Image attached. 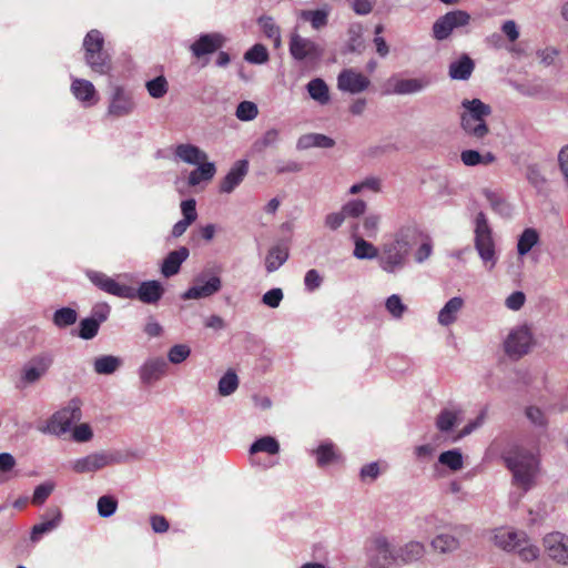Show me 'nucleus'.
Masks as SVG:
<instances>
[{
	"label": "nucleus",
	"instance_id": "obj_1",
	"mask_svg": "<svg viewBox=\"0 0 568 568\" xmlns=\"http://www.w3.org/2000/svg\"><path fill=\"white\" fill-rule=\"evenodd\" d=\"M503 458L513 473L514 483L526 493L535 483L538 473V459L529 450L516 446L507 450Z\"/></svg>",
	"mask_w": 568,
	"mask_h": 568
},
{
	"label": "nucleus",
	"instance_id": "obj_2",
	"mask_svg": "<svg viewBox=\"0 0 568 568\" xmlns=\"http://www.w3.org/2000/svg\"><path fill=\"white\" fill-rule=\"evenodd\" d=\"M462 108L464 111L460 113V128L465 135L483 142L490 132L486 118L491 114V108L479 99H464Z\"/></svg>",
	"mask_w": 568,
	"mask_h": 568
},
{
	"label": "nucleus",
	"instance_id": "obj_3",
	"mask_svg": "<svg viewBox=\"0 0 568 568\" xmlns=\"http://www.w3.org/2000/svg\"><path fill=\"white\" fill-rule=\"evenodd\" d=\"M135 455L130 452L110 450L95 452L72 462V469L77 474L98 471L106 466L125 464L131 462Z\"/></svg>",
	"mask_w": 568,
	"mask_h": 568
},
{
	"label": "nucleus",
	"instance_id": "obj_4",
	"mask_svg": "<svg viewBox=\"0 0 568 568\" xmlns=\"http://www.w3.org/2000/svg\"><path fill=\"white\" fill-rule=\"evenodd\" d=\"M82 402L79 398H72L68 404L51 415L44 426L38 429L43 434L62 436L71 430V426L82 418Z\"/></svg>",
	"mask_w": 568,
	"mask_h": 568
},
{
	"label": "nucleus",
	"instance_id": "obj_5",
	"mask_svg": "<svg viewBox=\"0 0 568 568\" xmlns=\"http://www.w3.org/2000/svg\"><path fill=\"white\" fill-rule=\"evenodd\" d=\"M104 39L102 33L90 30L83 40L84 60L91 70L98 74H108L111 70V58L103 50Z\"/></svg>",
	"mask_w": 568,
	"mask_h": 568
},
{
	"label": "nucleus",
	"instance_id": "obj_6",
	"mask_svg": "<svg viewBox=\"0 0 568 568\" xmlns=\"http://www.w3.org/2000/svg\"><path fill=\"white\" fill-rule=\"evenodd\" d=\"M475 222V248L485 267L488 271H491L498 261L491 229L488 224L486 215L483 212L477 214Z\"/></svg>",
	"mask_w": 568,
	"mask_h": 568
},
{
	"label": "nucleus",
	"instance_id": "obj_7",
	"mask_svg": "<svg viewBox=\"0 0 568 568\" xmlns=\"http://www.w3.org/2000/svg\"><path fill=\"white\" fill-rule=\"evenodd\" d=\"M475 222V248L485 267L488 271H491L498 261L491 229L488 224L486 215L483 212L477 214Z\"/></svg>",
	"mask_w": 568,
	"mask_h": 568
},
{
	"label": "nucleus",
	"instance_id": "obj_8",
	"mask_svg": "<svg viewBox=\"0 0 568 568\" xmlns=\"http://www.w3.org/2000/svg\"><path fill=\"white\" fill-rule=\"evenodd\" d=\"M53 361V354L50 352L31 357L21 368L17 387L22 389L38 383L48 373Z\"/></svg>",
	"mask_w": 568,
	"mask_h": 568
},
{
	"label": "nucleus",
	"instance_id": "obj_9",
	"mask_svg": "<svg viewBox=\"0 0 568 568\" xmlns=\"http://www.w3.org/2000/svg\"><path fill=\"white\" fill-rule=\"evenodd\" d=\"M290 53L296 61L315 65L322 60L324 48L315 41L293 32L290 38Z\"/></svg>",
	"mask_w": 568,
	"mask_h": 568
},
{
	"label": "nucleus",
	"instance_id": "obj_10",
	"mask_svg": "<svg viewBox=\"0 0 568 568\" xmlns=\"http://www.w3.org/2000/svg\"><path fill=\"white\" fill-rule=\"evenodd\" d=\"M221 288V277L211 270H203L193 278V285L182 294V298H206L220 292Z\"/></svg>",
	"mask_w": 568,
	"mask_h": 568
},
{
	"label": "nucleus",
	"instance_id": "obj_11",
	"mask_svg": "<svg viewBox=\"0 0 568 568\" xmlns=\"http://www.w3.org/2000/svg\"><path fill=\"white\" fill-rule=\"evenodd\" d=\"M469 21L470 16L466 11H449L434 22L433 37L438 41L446 40L454 30L467 26Z\"/></svg>",
	"mask_w": 568,
	"mask_h": 568
},
{
	"label": "nucleus",
	"instance_id": "obj_12",
	"mask_svg": "<svg viewBox=\"0 0 568 568\" xmlns=\"http://www.w3.org/2000/svg\"><path fill=\"white\" fill-rule=\"evenodd\" d=\"M418 236V230L413 225L403 227L396 233L393 242V267L403 265L412 246L417 243Z\"/></svg>",
	"mask_w": 568,
	"mask_h": 568
},
{
	"label": "nucleus",
	"instance_id": "obj_13",
	"mask_svg": "<svg viewBox=\"0 0 568 568\" xmlns=\"http://www.w3.org/2000/svg\"><path fill=\"white\" fill-rule=\"evenodd\" d=\"M547 556L556 564L568 566V535L552 531L542 538Z\"/></svg>",
	"mask_w": 568,
	"mask_h": 568
},
{
	"label": "nucleus",
	"instance_id": "obj_14",
	"mask_svg": "<svg viewBox=\"0 0 568 568\" xmlns=\"http://www.w3.org/2000/svg\"><path fill=\"white\" fill-rule=\"evenodd\" d=\"M368 568H389L390 547L387 537L376 536L371 540L367 550Z\"/></svg>",
	"mask_w": 568,
	"mask_h": 568
},
{
	"label": "nucleus",
	"instance_id": "obj_15",
	"mask_svg": "<svg viewBox=\"0 0 568 568\" xmlns=\"http://www.w3.org/2000/svg\"><path fill=\"white\" fill-rule=\"evenodd\" d=\"M135 109V102L130 91L116 85L113 88L108 114L114 118H122L131 114Z\"/></svg>",
	"mask_w": 568,
	"mask_h": 568
},
{
	"label": "nucleus",
	"instance_id": "obj_16",
	"mask_svg": "<svg viewBox=\"0 0 568 568\" xmlns=\"http://www.w3.org/2000/svg\"><path fill=\"white\" fill-rule=\"evenodd\" d=\"M531 343L529 329L519 326L513 329L505 341V352L511 357H520L526 354Z\"/></svg>",
	"mask_w": 568,
	"mask_h": 568
},
{
	"label": "nucleus",
	"instance_id": "obj_17",
	"mask_svg": "<svg viewBox=\"0 0 568 568\" xmlns=\"http://www.w3.org/2000/svg\"><path fill=\"white\" fill-rule=\"evenodd\" d=\"M168 362L163 357H150L139 368V377L144 385H152L165 376Z\"/></svg>",
	"mask_w": 568,
	"mask_h": 568
},
{
	"label": "nucleus",
	"instance_id": "obj_18",
	"mask_svg": "<svg viewBox=\"0 0 568 568\" xmlns=\"http://www.w3.org/2000/svg\"><path fill=\"white\" fill-rule=\"evenodd\" d=\"M131 294L124 296V298L133 300L138 298L144 304H156L164 294V287L159 281H144L135 290L129 286Z\"/></svg>",
	"mask_w": 568,
	"mask_h": 568
},
{
	"label": "nucleus",
	"instance_id": "obj_19",
	"mask_svg": "<svg viewBox=\"0 0 568 568\" xmlns=\"http://www.w3.org/2000/svg\"><path fill=\"white\" fill-rule=\"evenodd\" d=\"M224 42L225 38L220 33H205L191 44L190 50L194 57L201 58L217 51Z\"/></svg>",
	"mask_w": 568,
	"mask_h": 568
},
{
	"label": "nucleus",
	"instance_id": "obj_20",
	"mask_svg": "<svg viewBox=\"0 0 568 568\" xmlns=\"http://www.w3.org/2000/svg\"><path fill=\"white\" fill-rule=\"evenodd\" d=\"M88 276L95 286L111 295L124 298L131 294L129 285L120 284L104 273L91 271Z\"/></svg>",
	"mask_w": 568,
	"mask_h": 568
},
{
	"label": "nucleus",
	"instance_id": "obj_21",
	"mask_svg": "<svg viewBox=\"0 0 568 568\" xmlns=\"http://www.w3.org/2000/svg\"><path fill=\"white\" fill-rule=\"evenodd\" d=\"M369 80L352 69L344 70L337 78V87L342 91L359 93L367 89Z\"/></svg>",
	"mask_w": 568,
	"mask_h": 568
},
{
	"label": "nucleus",
	"instance_id": "obj_22",
	"mask_svg": "<svg viewBox=\"0 0 568 568\" xmlns=\"http://www.w3.org/2000/svg\"><path fill=\"white\" fill-rule=\"evenodd\" d=\"M248 172V161L247 160H239L230 169L227 174L221 181L220 192L221 193H231L235 190L236 186L241 184L244 180L245 175Z\"/></svg>",
	"mask_w": 568,
	"mask_h": 568
},
{
	"label": "nucleus",
	"instance_id": "obj_23",
	"mask_svg": "<svg viewBox=\"0 0 568 568\" xmlns=\"http://www.w3.org/2000/svg\"><path fill=\"white\" fill-rule=\"evenodd\" d=\"M359 223L351 225V236L354 240L353 255L358 260H372L378 256V250L369 242L365 241L359 232Z\"/></svg>",
	"mask_w": 568,
	"mask_h": 568
},
{
	"label": "nucleus",
	"instance_id": "obj_24",
	"mask_svg": "<svg viewBox=\"0 0 568 568\" xmlns=\"http://www.w3.org/2000/svg\"><path fill=\"white\" fill-rule=\"evenodd\" d=\"M190 251L185 246L171 251L163 260L161 273L164 277H171L179 273L181 265L187 260Z\"/></svg>",
	"mask_w": 568,
	"mask_h": 568
},
{
	"label": "nucleus",
	"instance_id": "obj_25",
	"mask_svg": "<svg viewBox=\"0 0 568 568\" xmlns=\"http://www.w3.org/2000/svg\"><path fill=\"white\" fill-rule=\"evenodd\" d=\"M425 554V546L419 541H409L393 554V564H410L420 559Z\"/></svg>",
	"mask_w": 568,
	"mask_h": 568
},
{
	"label": "nucleus",
	"instance_id": "obj_26",
	"mask_svg": "<svg viewBox=\"0 0 568 568\" xmlns=\"http://www.w3.org/2000/svg\"><path fill=\"white\" fill-rule=\"evenodd\" d=\"M432 80L428 77L399 79L393 85V93L415 94L429 87Z\"/></svg>",
	"mask_w": 568,
	"mask_h": 568
},
{
	"label": "nucleus",
	"instance_id": "obj_27",
	"mask_svg": "<svg viewBox=\"0 0 568 568\" xmlns=\"http://www.w3.org/2000/svg\"><path fill=\"white\" fill-rule=\"evenodd\" d=\"M475 69V63L471 58L464 53L457 60L449 63L448 75L453 80H468Z\"/></svg>",
	"mask_w": 568,
	"mask_h": 568
},
{
	"label": "nucleus",
	"instance_id": "obj_28",
	"mask_svg": "<svg viewBox=\"0 0 568 568\" xmlns=\"http://www.w3.org/2000/svg\"><path fill=\"white\" fill-rule=\"evenodd\" d=\"M335 141L322 133H307L298 138L296 142L297 150H307L311 148L331 149Z\"/></svg>",
	"mask_w": 568,
	"mask_h": 568
},
{
	"label": "nucleus",
	"instance_id": "obj_29",
	"mask_svg": "<svg viewBox=\"0 0 568 568\" xmlns=\"http://www.w3.org/2000/svg\"><path fill=\"white\" fill-rule=\"evenodd\" d=\"M71 91L78 100L88 105L94 104L98 100L95 88L88 80L74 79L71 84Z\"/></svg>",
	"mask_w": 568,
	"mask_h": 568
},
{
	"label": "nucleus",
	"instance_id": "obj_30",
	"mask_svg": "<svg viewBox=\"0 0 568 568\" xmlns=\"http://www.w3.org/2000/svg\"><path fill=\"white\" fill-rule=\"evenodd\" d=\"M464 307V300L459 296L452 297L439 311L438 323L442 326H449L456 322L458 313Z\"/></svg>",
	"mask_w": 568,
	"mask_h": 568
},
{
	"label": "nucleus",
	"instance_id": "obj_31",
	"mask_svg": "<svg viewBox=\"0 0 568 568\" xmlns=\"http://www.w3.org/2000/svg\"><path fill=\"white\" fill-rule=\"evenodd\" d=\"M526 540V532L524 531H498L495 535V541L498 547L506 551H516L518 546H521Z\"/></svg>",
	"mask_w": 568,
	"mask_h": 568
},
{
	"label": "nucleus",
	"instance_id": "obj_32",
	"mask_svg": "<svg viewBox=\"0 0 568 568\" xmlns=\"http://www.w3.org/2000/svg\"><path fill=\"white\" fill-rule=\"evenodd\" d=\"M175 156L187 164H200L207 159V154L193 144H179Z\"/></svg>",
	"mask_w": 568,
	"mask_h": 568
},
{
	"label": "nucleus",
	"instance_id": "obj_33",
	"mask_svg": "<svg viewBox=\"0 0 568 568\" xmlns=\"http://www.w3.org/2000/svg\"><path fill=\"white\" fill-rule=\"evenodd\" d=\"M462 418L463 413L460 409L445 408L436 418V427L440 433H448L462 422Z\"/></svg>",
	"mask_w": 568,
	"mask_h": 568
},
{
	"label": "nucleus",
	"instance_id": "obj_34",
	"mask_svg": "<svg viewBox=\"0 0 568 568\" xmlns=\"http://www.w3.org/2000/svg\"><path fill=\"white\" fill-rule=\"evenodd\" d=\"M264 36L273 42L275 49L282 45L281 28L275 23L274 19L270 16H262L257 19Z\"/></svg>",
	"mask_w": 568,
	"mask_h": 568
},
{
	"label": "nucleus",
	"instance_id": "obj_35",
	"mask_svg": "<svg viewBox=\"0 0 568 568\" xmlns=\"http://www.w3.org/2000/svg\"><path fill=\"white\" fill-rule=\"evenodd\" d=\"M122 359L113 355H102L94 359L93 368L97 374L110 375L120 368Z\"/></svg>",
	"mask_w": 568,
	"mask_h": 568
},
{
	"label": "nucleus",
	"instance_id": "obj_36",
	"mask_svg": "<svg viewBox=\"0 0 568 568\" xmlns=\"http://www.w3.org/2000/svg\"><path fill=\"white\" fill-rule=\"evenodd\" d=\"M288 258V251L281 245L273 246L265 258V267L268 273L278 270Z\"/></svg>",
	"mask_w": 568,
	"mask_h": 568
},
{
	"label": "nucleus",
	"instance_id": "obj_37",
	"mask_svg": "<svg viewBox=\"0 0 568 568\" xmlns=\"http://www.w3.org/2000/svg\"><path fill=\"white\" fill-rule=\"evenodd\" d=\"M215 164L212 162H201L199 166L193 170L190 175L187 183L191 186L200 184L202 181H210L215 175Z\"/></svg>",
	"mask_w": 568,
	"mask_h": 568
},
{
	"label": "nucleus",
	"instance_id": "obj_38",
	"mask_svg": "<svg viewBox=\"0 0 568 568\" xmlns=\"http://www.w3.org/2000/svg\"><path fill=\"white\" fill-rule=\"evenodd\" d=\"M539 242V233L532 227H527L519 235L517 243V253L525 256Z\"/></svg>",
	"mask_w": 568,
	"mask_h": 568
},
{
	"label": "nucleus",
	"instance_id": "obj_39",
	"mask_svg": "<svg viewBox=\"0 0 568 568\" xmlns=\"http://www.w3.org/2000/svg\"><path fill=\"white\" fill-rule=\"evenodd\" d=\"M432 548L439 554H447L459 548V540L449 534H439L430 542Z\"/></svg>",
	"mask_w": 568,
	"mask_h": 568
},
{
	"label": "nucleus",
	"instance_id": "obj_40",
	"mask_svg": "<svg viewBox=\"0 0 568 568\" xmlns=\"http://www.w3.org/2000/svg\"><path fill=\"white\" fill-rule=\"evenodd\" d=\"M307 91L311 98L321 104H326L329 101L328 87L324 80L316 78L311 80L307 85Z\"/></svg>",
	"mask_w": 568,
	"mask_h": 568
},
{
	"label": "nucleus",
	"instance_id": "obj_41",
	"mask_svg": "<svg viewBox=\"0 0 568 568\" xmlns=\"http://www.w3.org/2000/svg\"><path fill=\"white\" fill-rule=\"evenodd\" d=\"M78 320V313L71 307H61L53 313L52 322L58 328L73 325Z\"/></svg>",
	"mask_w": 568,
	"mask_h": 568
},
{
	"label": "nucleus",
	"instance_id": "obj_42",
	"mask_svg": "<svg viewBox=\"0 0 568 568\" xmlns=\"http://www.w3.org/2000/svg\"><path fill=\"white\" fill-rule=\"evenodd\" d=\"M484 195L495 212L503 216L510 215L511 207L509 203L500 194L490 190H484Z\"/></svg>",
	"mask_w": 568,
	"mask_h": 568
},
{
	"label": "nucleus",
	"instance_id": "obj_43",
	"mask_svg": "<svg viewBox=\"0 0 568 568\" xmlns=\"http://www.w3.org/2000/svg\"><path fill=\"white\" fill-rule=\"evenodd\" d=\"M438 462L453 471L460 470L464 466L463 455L459 449L443 452L438 457Z\"/></svg>",
	"mask_w": 568,
	"mask_h": 568
},
{
	"label": "nucleus",
	"instance_id": "obj_44",
	"mask_svg": "<svg viewBox=\"0 0 568 568\" xmlns=\"http://www.w3.org/2000/svg\"><path fill=\"white\" fill-rule=\"evenodd\" d=\"M301 19L311 22L315 30H320L328 22V13L325 10H303L300 13Z\"/></svg>",
	"mask_w": 568,
	"mask_h": 568
},
{
	"label": "nucleus",
	"instance_id": "obj_45",
	"mask_svg": "<svg viewBox=\"0 0 568 568\" xmlns=\"http://www.w3.org/2000/svg\"><path fill=\"white\" fill-rule=\"evenodd\" d=\"M60 518H61V511L59 509H55L54 516L52 519H49L43 523L34 525L31 530V537H30L31 540L37 541L40 539V537L43 534H47V532L53 530L58 526Z\"/></svg>",
	"mask_w": 568,
	"mask_h": 568
},
{
	"label": "nucleus",
	"instance_id": "obj_46",
	"mask_svg": "<svg viewBox=\"0 0 568 568\" xmlns=\"http://www.w3.org/2000/svg\"><path fill=\"white\" fill-rule=\"evenodd\" d=\"M280 450V445L277 440L271 436H264L257 440H255L250 448V454H256L260 452H265L271 455L277 454Z\"/></svg>",
	"mask_w": 568,
	"mask_h": 568
},
{
	"label": "nucleus",
	"instance_id": "obj_47",
	"mask_svg": "<svg viewBox=\"0 0 568 568\" xmlns=\"http://www.w3.org/2000/svg\"><path fill=\"white\" fill-rule=\"evenodd\" d=\"M239 386V378L235 372L227 371L219 381V394L221 396H229L233 394Z\"/></svg>",
	"mask_w": 568,
	"mask_h": 568
},
{
	"label": "nucleus",
	"instance_id": "obj_48",
	"mask_svg": "<svg viewBox=\"0 0 568 568\" xmlns=\"http://www.w3.org/2000/svg\"><path fill=\"white\" fill-rule=\"evenodd\" d=\"M145 88L149 92V94L153 99H161L163 98L169 90V83L163 75H159L145 83Z\"/></svg>",
	"mask_w": 568,
	"mask_h": 568
},
{
	"label": "nucleus",
	"instance_id": "obj_49",
	"mask_svg": "<svg viewBox=\"0 0 568 568\" xmlns=\"http://www.w3.org/2000/svg\"><path fill=\"white\" fill-rule=\"evenodd\" d=\"M97 508L100 517L109 518L115 514L118 500L111 495H103L98 499Z\"/></svg>",
	"mask_w": 568,
	"mask_h": 568
},
{
	"label": "nucleus",
	"instance_id": "obj_50",
	"mask_svg": "<svg viewBox=\"0 0 568 568\" xmlns=\"http://www.w3.org/2000/svg\"><path fill=\"white\" fill-rule=\"evenodd\" d=\"M366 209L367 204L365 201L355 199L343 204L341 210L345 219H358L366 212Z\"/></svg>",
	"mask_w": 568,
	"mask_h": 568
},
{
	"label": "nucleus",
	"instance_id": "obj_51",
	"mask_svg": "<svg viewBox=\"0 0 568 568\" xmlns=\"http://www.w3.org/2000/svg\"><path fill=\"white\" fill-rule=\"evenodd\" d=\"M268 58L267 49L261 43L254 44L244 54V59L253 64H263L268 61Z\"/></svg>",
	"mask_w": 568,
	"mask_h": 568
},
{
	"label": "nucleus",
	"instance_id": "obj_52",
	"mask_svg": "<svg viewBox=\"0 0 568 568\" xmlns=\"http://www.w3.org/2000/svg\"><path fill=\"white\" fill-rule=\"evenodd\" d=\"M316 462L320 467H325L336 460L337 455L333 444H322L315 450Z\"/></svg>",
	"mask_w": 568,
	"mask_h": 568
},
{
	"label": "nucleus",
	"instance_id": "obj_53",
	"mask_svg": "<svg viewBox=\"0 0 568 568\" xmlns=\"http://www.w3.org/2000/svg\"><path fill=\"white\" fill-rule=\"evenodd\" d=\"M55 488V484L51 480L38 485L33 491L31 503L36 506L42 505Z\"/></svg>",
	"mask_w": 568,
	"mask_h": 568
},
{
	"label": "nucleus",
	"instance_id": "obj_54",
	"mask_svg": "<svg viewBox=\"0 0 568 568\" xmlns=\"http://www.w3.org/2000/svg\"><path fill=\"white\" fill-rule=\"evenodd\" d=\"M100 324L91 317L83 318L79 324V337L82 339H92L97 336Z\"/></svg>",
	"mask_w": 568,
	"mask_h": 568
},
{
	"label": "nucleus",
	"instance_id": "obj_55",
	"mask_svg": "<svg viewBox=\"0 0 568 568\" xmlns=\"http://www.w3.org/2000/svg\"><path fill=\"white\" fill-rule=\"evenodd\" d=\"M258 114L257 105L251 101H242L237 108L235 115L241 121H252Z\"/></svg>",
	"mask_w": 568,
	"mask_h": 568
},
{
	"label": "nucleus",
	"instance_id": "obj_56",
	"mask_svg": "<svg viewBox=\"0 0 568 568\" xmlns=\"http://www.w3.org/2000/svg\"><path fill=\"white\" fill-rule=\"evenodd\" d=\"M516 551L518 552L519 557L525 561L536 560L540 554L539 548L536 545L531 544L527 536L526 540L523 542L521 546L517 547Z\"/></svg>",
	"mask_w": 568,
	"mask_h": 568
},
{
	"label": "nucleus",
	"instance_id": "obj_57",
	"mask_svg": "<svg viewBox=\"0 0 568 568\" xmlns=\"http://www.w3.org/2000/svg\"><path fill=\"white\" fill-rule=\"evenodd\" d=\"M191 354V348L185 344H176L169 349L168 359L172 364H181Z\"/></svg>",
	"mask_w": 568,
	"mask_h": 568
},
{
	"label": "nucleus",
	"instance_id": "obj_58",
	"mask_svg": "<svg viewBox=\"0 0 568 568\" xmlns=\"http://www.w3.org/2000/svg\"><path fill=\"white\" fill-rule=\"evenodd\" d=\"M379 216L376 214H368L363 220V236L375 237L378 231Z\"/></svg>",
	"mask_w": 568,
	"mask_h": 568
},
{
	"label": "nucleus",
	"instance_id": "obj_59",
	"mask_svg": "<svg viewBox=\"0 0 568 568\" xmlns=\"http://www.w3.org/2000/svg\"><path fill=\"white\" fill-rule=\"evenodd\" d=\"M93 437V432L89 424L83 423L80 425H77L72 429V439L77 443H87L91 440Z\"/></svg>",
	"mask_w": 568,
	"mask_h": 568
},
{
	"label": "nucleus",
	"instance_id": "obj_60",
	"mask_svg": "<svg viewBox=\"0 0 568 568\" xmlns=\"http://www.w3.org/2000/svg\"><path fill=\"white\" fill-rule=\"evenodd\" d=\"M303 170V164L293 160H278L275 164L276 174L297 173Z\"/></svg>",
	"mask_w": 568,
	"mask_h": 568
},
{
	"label": "nucleus",
	"instance_id": "obj_61",
	"mask_svg": "<svg viewBox=\"0 0 568 568\" xmlns=\"http://www.w3.org/2000/svg\"><path fill=\"white\" fill-rule=\"evenodd\" d=\"M284 297L283 291L281 288H272L267 291L262 296L263 304L267 305L268 307L276 308L280 306L282 300Z\"/></svg>",
	"mask_w": 568,
	"mask_h": 568
},
{
	"label": "nucleus",
	"instance_id": "obj_62",
	"mask_svg": "<svg viewBox=\"0 0 568 568\" xmlns=\"http://www.w3.org/2000/svg\"><path fill=\"white\" fill-rule=\"evenodd\" d=\"M485 410H483L477 417L475 420L473 422H469L466 426H464V428L453 438V442H457L462 438H464L465 436H468L470 435L475 429H477L479 426L483 425L484 423V419H485Z\"/></svg>",
	"mask_w": 568,
	"mask_h": 568
},
{
	"label": "nucleus",
	"instance_id": "obj_63",
	"mask_svg": "<svg viewBox=\"0 0 568 568\" xmlns=\"http://www.w3.org/2000/svg\"><path fill=\"white\" fill-rule=\"evenodd\" d=\"M181 211L183 214V219L186 220L187 222L193 223L197 217L195 200L189 199V200L182 201Z\"/></svg>",
	"mask_w": 568,
	"mask_h": 568
},
{
	"label": "nucleus",
	"instance_id": "obj_64",
	"mask_svg": "<svg viewBox=\"0 0 568 568\" xmlns=\"http://www.w3.org/2000/svg\"><path fill=\"white\" fill-rule=\"evenodd\" d=\"M110 305L106 303L95 304L91 311V318L97 321L100 325L105 322L110 315Z\"/></svg>",
	"mask_w": 568,
	"mask_h": 568
}]
</instances>
